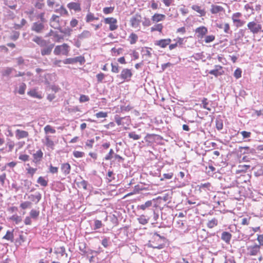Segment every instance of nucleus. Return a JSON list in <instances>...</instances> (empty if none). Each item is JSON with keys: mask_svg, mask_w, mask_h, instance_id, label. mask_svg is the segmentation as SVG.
Masks as SVG:
<instances>
[{"mask_svg": "<svg viewBox=\"0 0 263 263\" xmlns=\"http://www.w3.org/2000/svg\"><path fill=\"white\" fill-rule=\"evenodd\" d=\"M192 8L199 13L201 16H204L205 14V12L204 11V10L201 9L200 7L198 5H193L192 7Z\"/></svg>", "mask_w": 263, "mask_h": 263, "instance_id": "nucleus-27", "label": "nucleus"}, {"mask_svg": "<svg viewBox=\"0 0 263 263\" xmlns=\"http://www.w3.org/2000/svg\"><path fill=\"white\" fill-rule=\"evenodd\" d=\"M32 41L36 43L41 47H44L47 45V41L43 39L41 37L36 36L33 39Z\"/></svg>", "mask_w": 263, "mask_h": 263, "instance_id": "nucleus-13", "label": "nucleus"}, {"mask_svg": "<svg viewBox=\"0 0 263 263\" xmlns=\"http://www.w3.org/2000/svg\"><path fill=\"white\" fill-rule=\"evenodd\" d=\"M19 159L23 161H27L29 160V156L27 155H21L19 157Z\"/></svg>", "mask_w": 263, "mask_h": 263, "instance_id": "nucleus-62", "label": "nucleus"}, {"mask_svg": "<svg viewBox=\"0 0 263 263\" xmlns=\"http://www.w3.org/2000/svg\"><path fill=\"white\" fill-rule=\"evenodd\" d=\"M67 7L70 9L74 10L76 11H81L80 4L78 3L71 2L67 5Z\"/></svg>", "mask_w": 263, "mask_h": 263, "instance_id": "nucleus-16", "label": "nucleus"}, {"mask_svg": "<svg viewBox=\"0 0 263 263\" xmlns=\"http://www.w3.org/2000/svg\"><path fill=\"white\" fill-rule=\"evenodd\" d=\"M29 198L32 201L37 203L41 199V195L40 193H36L35 195H31Z\"/></svg>", "mask_w": 263, "mask_h": 263, "instance_id": "nucleus-20", "label": "nucleus"}, {"mask_svg": "<svg viewBox=\"0 0 263 263\" xmlns=\"http://www.w3.org/2000/svg\"><path fill=\"white\" fill-rule=\"evenodd\" d=\"M56 12L59 13L60 15H66L68 13L67 11L63 7H61L59 9L56 10Z\"/></svg>", "mask_w": 263, "mask_h": 263, "instance_id": "nucleus-39", "label": "nucleus"}, {"mask_svg": "<svg viewBox=\"0 0 263 263\" xmlns=\"http://www.w3.org/2000/svg\"><path fill=\"white\" fill-rule=\"evenodd\" d=\"M141 21V15L136 14L134 16H132L130 20V23L131 26L134 28H137L139 26L140 23Z\"/></svg>", "mask_w": 263, "mask_h": 263, "instance_id": "nucleus-6", "label": "nucleus"}, {"mask_svg": "<svg viewBox=\"0 0 263 263\" xmlns=\"http://www.w3.org/2000/svg\"><path fill=\"white\" fill-rule=\"evenodd\" d=\"M95 19H98L97 18H96L93 14L91 13H89L87 16H86V21L87 22H91Z\"/></svg>", "mask_w": 263, "mask_h": 263, "instance_id": "nucleus-49", "label": "nucleus"}, {"mask_svg": "<svg viewBox=\"0 0 263 263\" xmlns=\"http://www.w3.org/2000/svg\"><path fill=\"white\" fill-rule=\"evenodd\" d=\"M248 29L253 34L257 33L262 29V26L254 21L249 22L247 25Z\"/></svg>", "mask_w": 263, "mask_h": 263, "instance_id": "nucleus-2", "label": "nucleus"}, {"mask_svg": "<svg viewBox=\"0 0 263 263\" xmlns=\"http://www.w3.org/2000/svg\"><path fill=\"white\" fill-rule=\"evenodd\" d=\"M29 136V134L27 132L20 129H16L15 131V137L20 140L22 138H27Z\"/></svg>", "mask_w": 263, "mask_h": 263, "instance_id": "nucleus-11", "label": "nucleus"}, {"mask_svg": "<svg viewBox=\"0 0 263 263\" xmlns=\"http://www.w3.org/2000/svg\"><path fill=\"white\" fill-rule=\"evenodd\" d=\"M171 42L170 39H162L158 41L155 43V45L160 46L162 48H165L167 45H169Z\"/></svg>", "mask_w": 263, "mask_h": 263, "instance_id": "nucleus-14", "label": "nucleus"}, {"mask_svg": "<svg viewBox=\"0 0 263 263\" xmlns=\"http://www.w3.org/2000/svg\"><path fill=\"white\" fill-rule=\"evenodd\" d=\"M248 250H249V254L250 255H256L259 252L260 246L257 245H255L252 247H250Z\"/></svg>", "mask_w": 263, "mask_h": 263, "instance_id": "nucleus-15", "label": "nucleus"}, {"mask_svg": "<svg viewBox=\"0 0 263 263\" xmlns=\"http://www.w3.org/2000/svg\"><path fill=\"white\" fill-rule=\"evenodd\" d=\"M105 21V23L106 24H114V23H117V20L116 18H114L113 17H107V18H106L104 20Z\"/></svg>", "mask_w": 263, "mask_h": 263, "instance_id": "nucleus-43", "label": "nucleus"}, {"mask_svg": "<svg viewBox=\"0 0 263 263\" xmlns=\"http://www.w3.org/2000/svg\"><path fill=\"white\" fill-rule=\"evenodd\" d=\"M55 253L60 254L62 256L65 255V256L67 257V254L66 253L65 249L64 247H61L58 248Z\"/></svg>", "mask_w": 263, "mask_h": 263, "instance_id": "nucleus-32", "label": "nucleus"}, {"mask_svg": "<svg viewBox=\"0 0 263 263\" xmlns=\"http://www.w3.org/2000/svg\"><path fill=\"white\" fill-rule=\"evenodd\" d=\"M111 71L114 73H118L119 72V66L118 63H111Z\"/></svg>", "mask_w": 263, "mask_h": 263, "instance_id": "nucleus-40", "label": "nucleus"}, {"mask_svg": "<svg viewBox=\"0 0 263 263\" xmlns=\"http://www.w3.org/2000/svg\"><path fill=\"white\" fill-rule=\"evenodd\" d=\"M31 203L29 201H25L21 204V208L23 209H26L29 207L31 205Z\"/></svg>", "mask_w": 263, "mask_h": 263, "instance_id": "nucleus-58", "label": "nucleus"}, {"mask_svg": "<svg viewBox=\"0 0 263 263\" xmlns=\"http://www.w3.org/2000/svg\"><path fill=\"white\" fill-rule=\"evenodd\" d=\"M132 72L129 69H123L120 75L117 77L120 78L123 81H128L132 76Z\"/></svg>", "mask_w": 263, "mask_h": 263, "instance_id": "nucleus-4", "label": "nucleus"}, {"mask_svg": "<svg viewBox=\"0 0 263 263\" xmlns=\"http://www.w3.org/2000/svg\"><path fill=\"white\" fill-rule=\"evenodd\" d=\"M50 26L56 29H58L60 30L61 29V26L60 25L59 21H50Z\"/></svg>", "mask_w": 263, "mask_h": 263, "instance_id": "nucleus-31", "label": "nucleus"}, {"mask_svg": "<svg viewBox=\"0 0 263 263\" xmlns=\"http://www.w3.org/2000/svg\"><path fill=\"white\" fill-rule=\"evenodd\" d=\"M61 169L65 175H67L70 173V165L68 163L63 164L61 167Z\"/></svg>", "mask_w": 263, "mask_h": 263, "instance_id": "nucleus-21", "label": "nucleus"}, {"mask_svg": "<svg viewBox=\"0 0 263 263\" xmlns=\"http://www.w3.org/2000/svg\"><path fill=\"white\" fill-rule=\"evenodd\" d=\"M215 39V36L214 35H208L205 38V42L206 43H210L213 41Z\"/></svg>", "mask_w": 263, "mask_h": 263, "instance_id": "nucleus-59", "label": "nucleus"}, {"mask_svg": "<svg viewBox=\"0 0 263 263\" xmlns=\"http://www.w3.org/2000/svg\"><path fill=\"white\" fill-rule=\"evenodd\" d=\"M241 15L242 14L240 12H236L232 15V19L234 23H235V25L237 27H241L245 23V21L239 19V18L241 16Z\"/></svg>", "mask_w": 263, "mask_h": 263, "instance_id": "nucleus-3", "label": "nucleus"}, {"mask_svg": "<svg viewBox=\"0 0 263 263\" xmlns=\"http://www.w3.org/2000/svg\"><path fill=\"white\" fill-rule=\"evenodd\" d=\"M43 153L42 152L41 149L38 150L36 152V153H34L33 154V161L35 163H37L40 162V161L41 160L42 158H43Z\"/></svg>", "mask_w": 263, "mask_h": 263, "instance_id": "nucleus-12", "label": "nucleus"}, {"mask_svg": "<svg viewBox=\"0 0 263 263\" xmlns=\"http://www.w3.org/2000/svg\"><path fill=\"white\" fill-rule=\"evenodd\" d=\"M13 230L12 231H8L6 235L3 237V239L10 240L11 242L13 241L14 236L13 234Z\"/></svg>", "mask_w": 263, "mask_h": 263, "instance_id": "nucleus-25", "label": "nucleus"}, {"mask_svg": "<svg viewBox=\"0 0 263 263\" xmlns=\"http://www.w3.org/2000/svg\"><path fill=\"white\" fill-rule=\"evenodd\" d=\"M78 184L79 187H82L84 190H87L88 182L84 180H82L81 181L78 182Z\"/></svg>", "mask_w": 263, "mask_h": 263, "instance_id": "nucleus-42", "label": "nucleus"}, {"mask_svg": "<svg viewBox=\"0 0 263 263\" xmlns=\"http://www.w3.org/2000/svg\"><path fill=\"white\" fill-rule=\"evenodd\" d=\"M234 76L236 79L240 78L241 76V69L239 68H237V69H236L235 71H234Z\"/></svg>", "mask_w": 263, "mask_h": 263, "instance_id": "nucleus-57", "label": "nucleus"}, {"mask_svg": "<svg viewBox=\"0 0 263 263\" xmlns=\"http://www.w3.org/2000/svg\"><path fill=\"white\" fill-rule=\"evenodd\" d=\"M123 119V118L120 117L118 115H116L115 117V121L118 125H121L122 124V120Z\"/></svg>", "mask_w": 263, "mask_h": 263, "instance_id": "nucleus-61", "label": "nucleus"}, {"mask_svg": "<svg viewBox=\"0 0 263 263\" xmlns=\"http://www.w3.org/2000/svg\"><path fill=\"white\" fill-rule=\"evenodd\" d=\"M147 246L149 248H152L154 249H161L163 248L164 245H159L158 246H153L152 244H151L150 242L147 243Z\"/></svg>", "mask_w": 263, "mask_h": 263, "instance_id": "nucleus-60", "label": "nucleus"}, {"mask_svg": "<svg viewBox=\"0 0 263 263\" xmlns=\"http://www.w3.org/2000/svg\"><path fill=\"white\" fill-rule=\"evenodd\" d=\"M44 27L45 26L42 23L36 22L32 24L31 29L37 33H41L43 31Z\"/></svg>", "mask_w": 263, "mask_h": 263, "instance_id": "nucleus-5", "label": "nucleus"}, {"mask_svg": "<svg viewBox=\"0 0 263 263\" xmlns=\"http://www.w3.org/2000/svg\"><path fill=\"white\" fill-rule=\"evenodd\" d=\"M129 38H130V43L131 44H135L137 40H138V36L137 35H136V34L134 33H132L130 36H129Z\"/></svg>", "mask_w": 263, "mask_h": 263, "instance_id": "nucleus-37", "label": "nucleus"}, {"mask_svg": "<svg viewBox=\"0 0 263 263\" xmlns=\"http://www.w3.org/2000/svg\"><path fill=\"white\" fill-rule=\"evenodd\" d=\"M37 183L43 186H46L48 184L47 181L42 177H40L37 179Z\"/></svg>", "mask_w": 263, "mask_h": 263, "instance_id": "nucleus-38", "label": "nucleus"}, {"mask_svg": "<svg viewBox=\"0 0 263 263\" xmlns=\"http://www.w3.org/2000/svg\"><path fill=\"white\" fill-rule=\"evenodd\" d=\"M206 98H203L202 100V104H203V107L208 110H210L211 109L208 106V102Z\"/></svg>", "mask_w": 263, "mask_h": 263, "instance_id": "nucleus-56", "label": "nucleus"}, {"mask_svg": "<svg viewBox=\"0 0 263 263\" xmlns=\"http://www.w3.org/2000/svg\"><path fill=\"white\" fill-rule=\"evenodd\" d=\"M196 33H197L198 37H202L204 35L208 33V29L204 26H201L195 29Z\"/></svg>", "mask_w": 263, "mask_h": 263, "instance_id": "nucleus-10", "label": "nucleus"}, {"mask_svg": "<svg viewBox=\"0 0 263 263\" xmlns=\"http://www.w3.org/2000/svg\"><path fill=\"white\" fill-rule=\"evenodd\" d=\"M165 17V16L163 14H155L153 16L152 20L154 22H158L163 20Z\"/></svg>", "mask_w": 263, "mask_h": 263, "instance_id": "nucleus-19", "label": "nucleus"}, {"mask_svg": "<svg viewBox=\"0 0 263 263\" xmlns=\"http://www.w3.org/2000/svg\"><path fill=\"white\" fill-rule=\"evenodd\" d=\"M217 225V221L215 218L209 221L207 223V226L209 228H213Z\"/></svg>", "mask_w": 263, "mask_h": 263, "instance_id": "nucleus-34", "label": "nucleus"}, {"mask_svg": "<svg viewBox=\"0 0 263 263\" xmlns=\"http://www.w3.org/2000/svg\"><path fill=\"white\" fill-rule=\"evenodd\" d=\"M114 10V7H105L103 8V11L104 13L107 14L109 13H111L113 12Z\"/></svg>", "mask_w": 263, "mask_h": 263, "instance_id": "nucleus-47", "label": "nucleus"}, {"mask_svg": "<svg viewBox=\"0 0 263 263\" xmlns=\"http://www.w3.org/2000/svg\"><path fill=\"white\" fill-rule=\"evenodd\" d=\"M102 226V223L101 220H96L95 221V227L94 230H97L98 229H100Z\"/></svg>", "mask_w": 263, "mask_h": 263, "instance_id": "nucleus-48", "label": "nucleus"}, {"mask_svg": "<svg viewBox=\"0 0 263 263\" xmlns=\"http://www.w3.org/2000/svg\"><path fill=\"white\" fill-rule=\"evenodd\" d=\"M69 46L65 43L62 45L57 46L54 50V53L55 55H59L60 54L67 55L69 52Z\"/></svg>", "mask_w": 263, "mask_h": 263, "instance_id": "nucleus-1", "label": "nucleus"}, {"mask_svg": "<svg viewBox=\"0 0 263 263\" xmlns=\"http://www.w3.org/2000/svg\"><path fill=\"white\" fill-rule=\"evenodd\" d=\"M73 154L76 158H82L84 156V153L79 151H74Z\"/></svg>", "mask_w": 263, "mask_h": 263, "instance_id": "nucleus-54", "label": "nucleus"}, {"mask_svg": "<svg viewBox=\"0 0 263 263\" xmlns=\"http://www.w3.org/2000/svg\"><path fill=\"white\" fill-rule=\"evenodd\" d=\"M199 189L201 192L202 191H206L210 190L211 184L209 182L205 183H201L198 185Z\"/></svg>", "mask_w": 263, "mask_h": 263, "instance_id": "nucleus-22", "label": "nucleus"}, {"mask_svg": "<svg viewBox=\"0 0 263 263\" xmlns=\"http://www.w3.org/2000/svg\"><path fill=\"white\" fill-rule=\"evenodd\" d=\"M223 10V8L220 6L212 5L211 12L213 14H216Z\"/></svg>", "mask_w": 263, "mask_h": 263, "instance_id": "nucleus-18", "label": "nucleus"}, {"mask_svg": "<svg viewBox=\"0 0 263 263\" xmlns=\"http://www.w3.org/2000/svg\"><path fill=\"white\" fill-rule=\"evenodd\" d=\"M45 144L47 146L52 148L54 146L53 141L49 139V136H47L45 138Z\"/></svg>", "mask_w": 263, "mask_h": 263, "instance_id": "nucleus-29", "label": "nucleus"}, {"mask_svg": "<svg viewBox=\"0 0 263 263\" xmlns=\"http://www.w3.org/2000/svg\"><path fill=\"white\" fill-rule=\"evenodd\" d=\"M26 88V85L24 83L21 84L19 87L18 93L21 95L24 94Z\"/></svg>", "mask_w": 263, "mask_h": 263, "instance_id": "nucleus-41", "label": "nucleus"}, {"mask_svg": "<svg viewBox=\"0 0 263 263\" xmlns=\"http://www.w3.org/2000/svg\"><path fill=\"white\" fill-rule=\"evenodd\" d=\"M45 13L44 12L41 13L40 14L38 15L37 17L40 19L41 23H42L43 24L44 23L46 22V20L45 18L44 17Z\"/></svg>", "mask_w": 263, "mask_h": 263, "instance_id": "nucleus-63", "label": "nucleus"}, {"mask_svg": "<svg viewBox=\"0 0 263 263\" xmlns=\"http://www.w3.org/2000/svg\"><path fill=\"white\" fill-rule=\"evenodd\" d=\"M91 33L88 30L83 31L78 36L81 40L89 38L91 36Z\"/></svg>", "mask_w": 263, "mask_h": 263, "instance_id": "nucleus-24", "label": "nucleus"}, {"mask_svg": "<svg viewBox=\"0 0 263 263\" xmlns=\"http://www.w3.org/2000/svg\"><path fill=\"white\" fill-rule=\"evenodd\" d=\"M128 137L135 140H139L141 138V136L140 135H137L135 133V132H133L128 133Z\"/></svg>", "mask_w": 263, "mask_h": 263, "instance_id": "nucleus-33", "label": "nucleus"}, {"mask_svg": "<svg viewBox=\"0 0 263 263\" xmlns=\"http://www.w3.org/2000/svg\"><path fill=\"white\" fill-rule=\"evenodd\" d=\"M139 222L142 224H145L148 222V220L146 219L144 216L142 215L138 218Z\"/></svg>", "mask_w": 263, "mask_h": 263, "instance_id": "nucleus-44", "label": "nucleus"}, {"mask_svg": "<svg viewBox=\"0 0 263 263\" xmlns=\"http://www.w3.org/2000/svg\"><path fill=\"white\" fill-rule=\"evenodd\" d=\"M54 46V45L53 44L48 45L47 43V45L46 46L42 47L43 48L41 49V53L42 55L44 56L50 54Z\"/></svg>", "mask_w": 263, "mask_h": 263, "instance_id": "nucleus-8", "label": "nucleus"}, {"mask_svg": "<svg viewBox=\"0 0 263 263\" xmlns=\"http://www.w3.org/2000/svg\"><path fill=\"white\" fill-rule=\"evenodd\" d=\"M44 131L46 134H47L49 133L54 134L55 133V130L54 129H53L50 125H46L44 127Z\"/></svg>", "mask_w": 263, "mask_h": 263, "instance_id": "nucleus-35", "label": "nucleus"}, {"mask_svg": "<svg viewBox=\"0 0 263 263\" xmlns=\"http://www.w3.org/2000/svg\"><path fill=\"white\" fill-rule=\"evenodd\" d=\"M216 128L218 130H220L221 129H222L223 128V123H222V121L221 120H217L216 121Z\"/></svg>", "mask_w": 263, "mask_h": 263, "instance_id": "nucleus-50", "label": "nucleus"}, {"mask_svg": "<svg viewBox=\"0 0 263 263\" xmlns=\"http://www.w3.org/2000/svg\"><path fill=\"white\" fill-rule=\"evenodd\" d=\"M162 28H163L162 25L161 24H158L157 25H155L153 27H152L151 28V29L152 32L155 31L161 32Z\"/></svg>", "mask_w": 263, "mask_h": 263, "instance_id": "nucleus-30", "label": "nucleus"}, {"mask_svg": "<svg viewBox=\"0 0 263 263\" xmlns=\"http://www.w3.org/2000/svg\"><path fill=\"white\" fill-rule=\"evenodd\" d=\"M114 152L112 149H110L108 154L105 157L104 159L105 160H110L112 158V155L114 154Z\"/></svg>", "mask_w": 263, "mask_h": 263, "instance_id": "nucleus-52", "label": "nucleus"}, {"mask_svg": "<svg viewBox=\"0 0 263 263\" xmlns=\"http://www.w3.org/2000/svg\"><path fill=\"white\" fill-rule=\"evenodd\" d=\"M49 171L52 174L57 173L58 171V168L57 167L53 166L51 165L49 167Z\"/></svg>", "mask_w": 263, "mask_h": 263, "instance_id": "nucleus-64", "label": "nucleus"}, {"mask_svg": "<svg viewBox=\"0 0 263 263\" xmlns=\"http://www.w3.org/2000/svg\"><path fill=\"white\" fill-rule=\"evenodd\" d=\"M28 94L32 97H34V98H41V97L38 95L37 92L35 90H31L29 91V92H28Z\"/></svg>", "mask_w": 263, "mask_h": 263, "instance_id": "nucleus-46", "label": "nucleus"}, {"mask_svg": "<svg viewBox=\"0 0 263 263\" xmlns=\"http://www.w3.org/2000/svg\"><path fill=\"white\" fill-rule=\"evenodd\" d=\"M152 205V201H147L145 203L139 206V208L142 210H145L147 208L151 207Z\"/></svg>", "mask_w": 263, "mask_h": 263, "instance_id": "nucleus-28", "label": "nucleus"}, {"mask_svg": "<svg viewBox=\"0 0 263 263\" xmlns=\"http://www.w3.org/2000/svg\"><path fill=\"white\" fill-rule=\"evenodd\" d=\"M222 66L220 65H215V69L210 70L209 73L211 74L214 75L215 77L221 76L223 74V71L221 70Z\"/></svg>", "mask_w": 263, "mask_h": 263, "instance_id": "nucleus-9", "label": "nucleus"}, {"mask_svg": "<svg viewBox=\"0 0 263 263\" xmlns=\"http://www.w3.org/2000/svg\"><path fill=\"white\" fill-rule=\"evenodd\" d=\"M59 31H60V32H61L62 33L67 35L68 36H70L72 30L69 28H66L64 29H63L61 28V29H60Z\"/></svg>", "mask_w": 263, "mask_h": 263, "instance_id": "nucleus-36", "label": "nucleus"}, {"mask_svg": "<svg viewBox=\"0 0 263 263\" xmlns=\"http://www.w3.org/2000/svg\"><path fill=\"white\" fill-rule=\"evenodd\" d=\"M30 216L34 219H36L39 215V211L35 210H32L30 213Z\"/></svg>", "mask_w": 263, "mask_h": 263, "instance_id": "nucleus-45", "label": "nucleus"}, {"mask_svg": "<svg viewBox=\"0 0 263 263\" xmlns=\"http://www.w3.org/2000/svg\"><path fill=\"white\" fill-rule=\"evenodd\" d=\"M254 175L256 176H260L263 175V168L261 166H256L253 168Z\"/></svg>", "mask_w": 263, "mask_h": 263, "instance_id": "nucleus-23", "label": "nucleus"}, {"mask_svg": "<svg viewBox=\"0 0 263 263\" xmlns=\"http://www.w3.org/2000/svg\"><path fill=\"white\" fill-rule=\"evenodd\" d=\"M27 165L29 166V167L27 168L28 173L31 175V176H33L36 171L37 169L30 167L29 164H28Z\"/></svg>", "mask_w": 263, "mask_h": 263, "instance_id": "nucleus-55", "label": "nucleus"}, {"mask_svg": "<svg viewBox=\"0 0 263 263\" xmlns=\"http://www.w3.org/2000/svg\"><path fill=\"white\" fill-rule=\"evenodd\" d=\"M231 237L232 235L228 232H223L221 234V239L227 243H229Z\"/></svg>", "mask_w": 263, "mask_h": 263, "instance_id": "nucleus-17", "label": "nucleus"}, {"mask_svg": "<svg viewBox=\"0 0 263 263\" xmlns=\"http://www.w3.org/2000/svg\"><path fill=\"white\" fill-rule=\"evenodd\" d=\"M14 69L12 67H7L4 70L2 71V74L3 77L9 76Z\"/></svg>", "mask_w": 263, "mask_h": 263, "instance_id": "nucleus-26", "label": "nucleus"}, {"mask_svg": "<svg viewBox=\"0 0 263 263\" xmlns=\"http://www.w3.org/2000/svg\"><path fill=\"white\" fill-rule=\"evenodd\" d=\"M96 116L97 118H104L107 116V112L100 111L96 114Z\"/></svg>", "mask_w": 263, "mask_h": 263, "instance_id": "nucleus-51", "label": "nucleus"}, {"mask_svg": "<svg viewBox=\"0 0 263 263\" xmlns=\"http://www.w3.org/2000/svg\"><path fill=\"white\" fill-rule=\"evenodd\" d=\"M173 173H169L167 174H164L163 175V178H161L160 179L161 181L163 180L164 179H171L173 177Z\"/></svg>", "mask_w": 263, "mask_h": 263, "instance_id": "nucleus-53", "label": "nucleus"}, {"mask_svg": "<svg viewBox=\"0 0 263 263\" xmlns=\"http://www.w3.org/2000/svg\"><path fill=\"white\" fill-rule=\"evenodd\" d=\"M85 62L84 58L81 56L77 57L74 58H68L66 59L64 61V63L67 64H73L76 63L78 62H79L81 64H82Z\"/></svg>", "mask_w": 263, "mask_h": 263, "instance_id": "nucleus-7", "label": "nucleus"}]
</instances>
